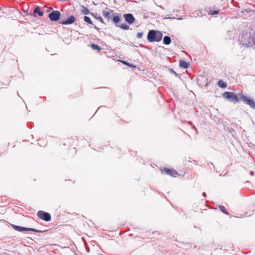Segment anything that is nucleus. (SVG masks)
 <instances>
[{
    "instance_id": "4be33fe9",
    "label": "nucleus",
    "mask_w": 255,
    "mask_h": 255,
    "mask_svg": "<svg viewBox=\"0 0 255 255\" xmlns=\"http://www.w3.org/2000/svg\"><path fill=\"white\" fill-rule=\"evenodd\" d=\"M219 13V10H210V11H209L208 14L211 15H215Z\"/></svg>"
},
{
    "instance_id": "5701e85b",
    "label": "nucleus",
    "mask_w": 255,
    "mask_h": 255,
    "mask_svg": "<svg viewBox=\"0 0 255 255\" xmlns=\"http://www.w3.org/2000/svg\"><path fill=\"white\" fill-rule=\"evenodd\" d=\"M76 152H77V150H76V148L74 147L72 148L71 149L70 151H69V153L72 155H73L76 154Z\"/></svg>"
},
{
    "instance_id": "20e7f679",
    "label": "nucleus",
    "mask_w": 255,
    "mask_h": 255,
    "mask_svg": "<svg viewBox=\"0 0 255 255\" xmlns=\"http://www.w3.org/2000/svg\"><path fill=\"white\" fill-rule=\"evenodd\" d=\"M13 228L14 229H15L16 231H17L18 232H23V231H32L35 233H41L42 231L32 229V228H24L20 227L16 225H13Z\"/></svg>"
},
{
    "instance_id": "f3484780",
    "label": "nucleus",
    "mask_w": 255,
    "mask_h": 255,
    "mask_svg": "<svg viewBox=\"0 0 255 255\" xmlns=\"http://www.w3.org/2000/svg\"><path fill=\"white\" fill-rule=\"evenodd\" d=\"M113 21L115 23H119L120 22V16H118V15L114 16L113 18Z\"/></svg>"
},
{
    "instance_id": "39448f33",
    "label": "nucleus",
    "mask_w": 255,
    "mask_h": 255,
    "mask_svg": "<svg viewBox=\"0 0 255 255\" xmlns=\"http://www.w3.org/2000/svg\"><path fill=\"white\" fill-rule=\"evenodd\" d=\"M241 98L242 100L247 105L250 106L251 108L253 109H255V102L250 99L249 97L245 96V95H242L241 96Z\"/></svg>"
},
{
    "instance_id": "f03ea898",
    "label": "nucleus",
    "mask_w": 255,
    "mask_h": 255,
    "mask_svg": "<svg viewBox=\"0 0 255 255\" xmlns=\"http://www.w3.org/2000/svg\"><path fill=\"white\" fill-rule=\"evenodd\" d=\"M223 97L228 99L230 101L234 103H238L239 102V98L235 93L230 92H225L223 94Z\"/></svg>"
},
{
    "instance_id": "423d86ee",
    "label": "nucleus",
    "mask_w": 255,
    "mask_h": 255,
    "mask_svg": "<svg viewBox=\"0 0 255 255\" xmlns=\"http://www.w3.org/2000/svg\"><path fill=\"white\" fill-rule=\"evenodd\" d=\"M160 170L162 173H164L173 177H176L179 175V174L177 173V172L174 169H171L168 168H164L160 169Z\"/></svg>"
},
{
    "instance_id": "6e6552de",
    "label": "nucleus",
    "mask_w": 255,
    "mask_h": 255,
    "mask_svg": "<svg viewBox=\"0 0 255 255\" xmlns=\"http://www.w3.org/2000/svg\"><path fill=\"white\" fill-rule=\"evenodd\" d=\"M124 17L126 22L129 24H132L135 21V18L131 13L125 14Z\"/></svg>"
},
{
    "instance_id": "a878e982",
    "label": "nucleus",
    "mask_w": 255,
    "mask_h": 255,
    "mask_svg": "<svg viewBox=\"0 0 255 255\" xmlns=\"http://www.w3.org/2000/svg\"><path fill=\"white\" fill-rule=\"evenodd\" d=\"M121 62L123 63V64H124L125 65H128V66L129 67L131 66V65L129 63L127 62L126 61H124L122 60Z\"/></svg>"
},
{
    "instance_id": "9b49d317",
    "label": "nucleus",
    "mask_w": 255,
    "mask_h": 255,
    "mask_svg": "<svg viewBox=\"0 0 255 255\" xmlns=\"http://www.w3.org/2000/svg\"><path fill=\"white\" fill-rule=\"evenodd\" d=\"M73 142H74V140L73 139H65L63 143V146H71L73 144Z\"/></svg>"
},
{
    "instance_id": "393cba45",
    "label": "nucleus",
    "mask_w": 255,
    "mask_h": 255,
    "mask_svg": "<svg viewBox=\"0 0 255 255\" xmlns=\"http://www.w3.org/2000/svg\"><path fill=\"white\" fill-rule=\"evenodd\" d=\"M143 36V33L142 32H138L137 34V37L138 38H141Z\"/></svg>"
},
{
    "instance_id": "7ed1b4c3",
    "label": "nucleus",
    "mask_w": 255,
    "mask_h": 255,
    "mask_svg": "<svg viewBox=\"0 0 255 255\" xmlns=\"http://www.w3.org/2000/svg\"><path fill=\"white\" fill-rule=\"evenodd\" d=\"M37 216L39 219L46 222H48L51 219V215L49 213L42 210L37 212Z\"/></svg>"
},
{
    "instance_id": "bb28decb",
    "label": "nucleus",
    "mask_w": 255,
    "mask_h": 255,
    "mask_svg": "<svg viewBox=\"0 0 255 255\" xmlns=\"http://www.w3.org/2000/svg\"><path fill=\"white\" fill-rule=\"evenodd\" d=\"M203 195H204V196H205V193H203Z\"/></svg>"
},
{
    "instance_id": "a211bd4d",
    "label": "nucleus",
    "mask_w": 255,
    "mask_h": 255,
    "mask_svg": "<svg viewBox=\"0 0 255 255\" xmlns=\"http://www.w3.org/2000/svg\"><path fill=\"white\" fill-rule=\"evenodd\" d=\"M84 19L88 23L92 24V25L93 24V23L92 20H91L90 18L88 16H84Z\"/></svg>"
},
{
    "instance_id": "1a4fd4ad",
    "label": "nucleus",
    "mask_w": 255,
    "mask_h": 255,
    "mask_svg": "<svg viewBox=\"0 0 255 255\" xmlns=\"http://www.w3.org/2000/svg\"><path fill=\"white\" fill-rule=\"evenodd\" d=\"M113 11L108 7H106L103 11L102 14L105 18L110 19L112 15Z\"/></svg>"
},
{
    "instance_id": "4468645a",
    "label": "nucleus",
    "mask_w": 255,
    "mask_h": 255,
    "mask_svg": "<svg viewBox=\"0 0 255 255\" xmlns=\"http://www.w3.org/2000/svg\"><path fill=\"white\" fill-rule=\"evenodd\" d=\"M35 13H38L39 16H42L43 15V12L41 10L40 8L39 7H37L34 10V15Z\"/></svg>"
},
{
    "instance_id": "6ab92c4d",
    "label": "nucleus",
    "mask_w": 255,
    "mask_h": 255,
    "mask_svg": "<svg viewBox=\"0 0 255 255\" xmlns=\"http://www.w3.org/2000/svg\"><path fill=\"white\" fill-rule=\"evenodd\" d=\"M82 12L84 14H88L89 13H90V11L88 10V9L85 6H83V9L82 10Z\"/></svg>"
},
{
    "instance_id": "0eeeda50",
    "label": "nucleus",
    "mask_w": 255,
    "mask_h": 255,
    "mask_svg": "<svg viewBox=\"0 0 255 255\" xmlns=\"http://www.w3.org/2000/svg\"><path fill=\"white\" fill-rule=\"evenodd\" d=\"M60 16V12L58 10H55L49 14V18L51 21L58 20Z\"/></svg>"
},
{
    "instance_id": "9d476101",
    "label": "nucleus",
    "mask_w": 255,
    "mask_h": 255,
    "mask_svg": "<svg viewBox=\"0 0 255 255\" xmlns=\"http://www.w3.org/2000/svg\"><path fill=\"white\" fill-rule=\"evenodd\" d=\"M75 21L74 16L71 15L69 16L66 20L63 21L61 22L62 24L66 25L73 23Z\"/></svg>"
},
{
    "instance_id": "dca6fc26",
    "label": "nucleus",
    "mask_w": 255,
    "mask_h": 255,
    "mask_svg": "<svg viewBox=\"0 0 255 255\" xmlns=\"http://www.w3.org/2000/svg\"><path fill=\"white\" fill-rule=\"evenodd\" d=\"M91 47L93 49L99 51H100L102 50V48L100 46H99L98 45H96L95 44H92L91 45Z\"/></svg>"
},
{
    "instance_id": "f257e3e1",
    "label": "nucleus",
    "mask_w": 255,
    "mask_h": 255,
    "mask_svg": "<svg viewBox=\"0 0 255 255\" xmlns=\"http://www.w3.org/2000/svg\"><path fill=\"white\" fill-rule=\"evenodd\" d=\"M162 38V34L160 31L151 30L148 33L147 39L149 42H159Z\"/></svg>"
},
{
    "instance_id": "f8f14e48",
    "label": "nucleus",
    "mask_w": 255,
    "mask_h": 255,
    "mask_svg": "<svg viewBox=\"0 0 255 255\" xmlns=\"http://www.w3.org/2000/svg\"><path fill=\"white\" fill-rule=\"evenodd\" d=\"M217 84L219 87L222 88H226L227 87V83L221 79L218 81Z\"/></svg>"
},
{
    "instance_id": "412c9836",
    "label": "nucleus",
    "mask_w": 255,
    "mask_h": 255,
    "mask_svg": "<svg viewBox=\"0 0 255 255\" xmlns=\"http://www.w3.org/2000/svg\"><path fill=\"white\" fill-rule=\"evenodd\" d=\"M219 208L220 209V210L224 213L227 214V215H229L228 212L227 211L226 208H225L224 206H220L219 207Z\"/></svg>"
},
{
    "instance_id": "aec40b11",
    "label": "nucleus",
    "mask_w": 255,
    "mask_h": 255,
    "mask_svg": "<svg viewBox=\"0 0 255 255\" xmlns=\"http://www.w3.org/2000/svg\"><path fill=\"white\" fill-rule=\"evenodd\" d=\"M120 27L123 29H124V30H128L129 29V26H128L127 24L126 23H123V24H122L121 25H120Z\"/></svg>"
},
{
    "instance_id": "2eb2a0df",
    "label": "nucleus",
    "mask_w": 255,
    "mask_h": 255,
    "mask_svg": "<svg viewBox=\"0 0 255 255\" xmlns=\"http://www.w3.org/2000/svg\"><path fill=\"white\" fill-rule=\"evenodd\" d=\"M163 42L166 45H168L171 43V38L168 36H165L163 38Z\"/></svg>"
},
{
    "instance_id": "ddd939ff",
    "label": "nucleus",
    "mask_w": 255,
    "mask_h": 255,
    "mask_svg": "<svg viewBox=\"0 0 255 255\" xmlns=\"http://www.w3.org/2000/svg\"><path fill=\"white\" fill-rule=\"evenodd\" d=\"M180 66L182 68H187L189 67V64L184 60H180Z\"/></svg>"
},
{
    "instance_id": "b1692460",
    "label": "nucleus",
    "mask_w": 255,
    "mask_h": 255,
    "mask_svg": "<svg viewBox=\"0 0 255 255\" xmlns=\"http://www.w3.org/2000/svg\"><path fill=\"white\" fill-rule=\"evenodd\" d=\"M96 18L100 21L101 22V23H104V20L102 18V17L101 16H99V17H96Z\"/></svg>"
}]
</instances>
